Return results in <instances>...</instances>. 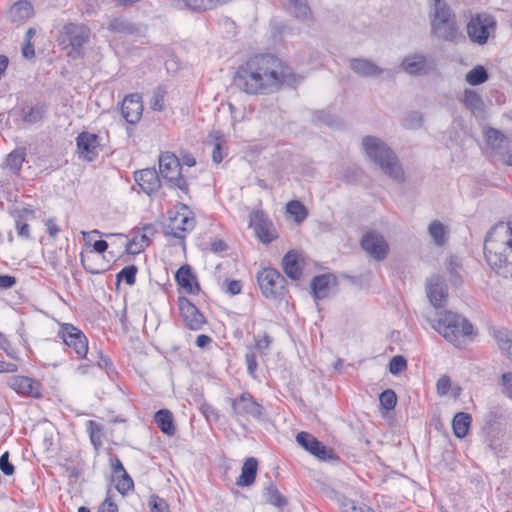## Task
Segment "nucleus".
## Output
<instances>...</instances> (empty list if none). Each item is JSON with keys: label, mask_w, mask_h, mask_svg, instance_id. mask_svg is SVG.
<instances>
[{"label": "nucleus", "mask_w": 512, "mask_h": 512, "mask_svg": "<svg viewBox=\"0 0 512 512\" xmlns=\"http://www.w3.org/2000/svg\"><path fill=\"white\" fill-rule=\"evenodd\" d=\"M257 281L266 298H275L283 293L286 280L274 268H265L257 274Z\"/></svg>", "instance_id": "obj_11"}, {"label": "nucleus", "mask_w": 512, "mask_h": 512, "mask_svg": "<svg viewBox=\"0 0 512 512\" xmlns=\"http://www.w3.org/2000/svg\"><path fill=\"white\" fill-rule=\"evenodd\" d=\"M58 336L70 349V353L74 352L79 359L86 357L88 353V339L79 328L70 323H63L58 331Z\"/></svg>", "instance_id": "obj_9"}, {"label": "nucleus", "mask_w": 512, "mask_h": 512, "mask_svg": "<svg viewBox=\"0 0 512 512\" xmlns=\"http://www.w3.org/2000/svg\"><path fill=\"white\" fill-rule=\"evenodd\" d=\"M104 427L101 423L94 420L87 421V431L89 433L90 441L95 449L102 446Z\"/></svg>", "instance_id": "obj_36"}, {"label": "nucleus", "mask_w": 512, "mask_h": 512, "mask_svg": "<svg viewBox=\"0 0 512 512\" xmlns=\"http://www.w3.org/2000/svg\"><path fill=\"white\" fill-rule=\"evenodd\" d=\"M89 34L90 31L86 26L75 23L66 24L62 32L64 42L67 41L75 51H79L88 41Z\"/></svg>", "instance_id": "obj_18"}, {"label": "nucleus", "mask_w": 512, "mask_h": 512, "mask_svg": "<svg viewBox=\"0 0 512 512\" xmlns=\"http://www.w3.org/2000/svg\"><path fill=\"white\" fill-rule=\"evenodd\" d=\"M166 89L158 86L154 89L152 98L150 100V108L154 111H162L164 109V100L166 96Z\"/></svg>", "instance_id": "obj_44"}, {"label": "nucleus", "mask_w": 512, "mask_h": 512, "mask_svg": "<svg viewBox=\"0 0 512 512\" xmlns=\"http://www.w3.org/2000/svg\"><path fill=\"white\" fill-rule=\"evenodd\" d=\"M286 210L290 215L294 216L295 221L298 223L307 217L305 206L297 200L290 201L286 206Z\"/></svg>", "instance_id": "obj_41"}, {"label": "nucleus", "mask_w": 512, "mask_h": 512, "mask_svg": "<svg viewBox=\"0 0 512 512\" xmlns=\"http://www.w3.org/2000/svg\"><path fill=\"white\" fill-rule=\"evenodd\" d=\"M407 368V360L401 356H394L389 362V372L392 375H398Z\"/></svg>", "instance_id": "obj_52"}, {"label": "nucleus", "mask_w": 512, "mask_h": 512, "mask_svg": "<svg viewBox=\"0 0 512 512\" xmlns=\"http://www.w3.org/2000/svg\"><path fill=\"white\" fill-rule=\"evenodd\" d=\"M425 318L436 332L456 347H460L463 339L474 333L472 323L452 311H427Z\"/></svg>", "instance_id": "obj_3"}, {"label": "nucleus", "mask_w": 512, "mask_h": 512, "mask_svg": "<svg viewBox=\"0 0 512 512\" xmlns=\"http://www.w3.org/2000/svg\"><path fill=\"white\" fill-rule=\"evenodd\" d=\"M362 146L367 157L377 164L385 175L397 182L404 181V171L394 151L380 138L366 136Z\"/></svg>", "instance_id": "obj_5"}, {"label": "nucleus", "mask_w": 512, "mask_h": 512, "mask_svg": "<svg viewBox=\"0 0 512 512\" xmlns=\"http://www.w3.org/2000/svg\"><path fill=\"white\" fill-rule=\"evenodd\" d=\"M231 406L237 417H252L259 420L263 416V406L248 392H244L233 399Z\"/></svg>", "instance_id": "obj_13"}, {"label": "nucleus", "mask_w": 512, "mask_h": 512, "mask_svg": "<svg viewBox=\"0 0 512 512\" xmlns=\"http://www.w3.org/2000/svg\"><path fill=\"white\" fill-rule=\"evenodd\" d=\"M196 224L194 213L186 204H179L178 210L166 227V234L183 240L186 232L194 229Z\"/></svg>", "instance_id": "obj_10"}, {"label": "nucleus", "mask_w": 512, "mask_h": 512, "mask_svg": "<svg viewBox=\"0 0 512 512\" xmlns=\"http://www.w3.org/2000/svg\"><path fill=\"white\" fill-rule=\"evenodd\" d=\"M471 421H472V418H471L470 414L465 413V412L457 413L454 416L453 421H452V428H453L454 435L460 439L464 438L469 431Z\"/></svg>", "instance_id": "obj_31"}, {"label": "nucleus", "mask_w": 512, "mask_h": 512, "mask_svg": "<svg viewBox=\"0 0 512 512\" xmlns=\"http://www.w3.org/2000/svg\"><path fill=\"white\" fill-rule=\"evenodd\" d=\"M428 233L437 246L445 244L447 229L441 222L437 220L431 222L428 227Z\"/></svg>", "instance_id": "obj_35"}, {"label": "nucleus", "mask_w": 512, "mask_h": 512, "mask_svg": "<svg viewBox=\"0 0 512 512\" xmlns=\"http://www.w3.org/2000/svg\"><path fill=\"white\" fill-rule=\"evenodd\" d=\"M0 470L6 475L11 476L14 474V465L9 462V452H4L0 456Z\"/></svg>", "instance_id": "obj_55"}, {"label": "nucleus", "mask_w": 512, "mask_h": 512, "mask_svg": "<svg viewBox=\"0 0 512 512\" xmlns=\"http://www.w3.org/2000/svg\"><path fill=\"white\" fill-rule=\"evenodd\" d=\"M427 296L431 305L434 307L433 311H440L446 302L448 291L444 280L439 275H432L427 282Z\"/></svg>", "instance_id": "obj_17"}, {"label": "nucleus", "mask_w": 512, "mask_h": 512, "mask_svg": "<svg viewBox=\"0 0 512 512\" xmlns=\"http://www.w3.org/2000/svg\"><path fill=\"white\" fill-rule=\"evenodd\" d=\"M501 381L505 394L512 400V373H504Z\"/></svg>", "instance_id": "obj_61"}, {"label": "nucleus", "mask_w": 512, "mask_h": 512, "mask_svg": "<svg viewBox=\"0 0 512 512\" xmlns=\"http://www.w3.org/2000/svg\"><path fill=\"white\" fill-rule=\"evenodd\" d=\"M341 512H374L365 504H358L355 501L343 497L340 499Z\"/></svg>", "instance_id": "obj_42"}, {"label": "nucleus", "mask_w": 512, "mask_h": 512, "mask_svg": "<svg viewBox=\"0 0 512 512\" xmlns=\"http://www.w3.org/2000/svg\"><path fill=\"white\" fill-rule=\"evenodd\" d=\"M263 496L267 503L279 509H283L287 504L286 498L280 493L275 485L271 484L266 487Z\"/></svg>", "instance_id": "obj_34"}, {"label": "nucleus", "mask_w": 512, "mask_h": 512, "mask_svg": "<svg viewBox=\"0 0 512 512\" xmlns=\"http://www.w3.org/2000/svg\"><path fill=\"white\" fill-rule=\"evenodd\" d=\"M45 226H46L47 233L49 234V236L51 238H56L60 232V228L56 223V219L54 217L47 219L45 222Z\"/></svg>", "instance_id": "obj_63"}, {"label": "nucleus", "mask_w": 512, "mask_h": 512, "mask_svg": "<svg viewBox=\"0 0 512 512\" xmlns=\"http://www.w3.org/2000/svg\"><path fill=\"white\" fill-rule=\"evenodd\" d=\"M404 72L412 76H423L430 73L433 64L427 56L421 52L406 55L401 63Z\"/></svg>", "instance_id": "obj_16"}, {"label": "nucleus", "mask_w": 512, "mask_h": 512, "mask_svg": "<svg viewBox=\"0 0 512 512\" xmlns=\"http://www.w3.org/2000/svg\"><path fill=\"white\" fill-rule=\"evenodd\" d=\"M249 226L253 228L257 238L264 244H269L277 238V231L262 210H253L249 215Z\"/></svg>", "instance_id": "obj_12"}, {"label": "nucleus", "mask_w": 512, "mask_h": 512, "mask_svg": "<svg viewBox=\"0 0 512 512\" xmlns=\"http://www.w3.org/2000/svg\"><path fill=\"white\" fill-rule=\"evenodd\" d=\"M282 267L286 275L292 280H298L302 275V269L299 265L297 254L289 251L282 260Z\"/></svg>", "instance_id": "obj_30"}, {"label": "nucleus", "mask_w": 512, "mask_h": 512, "mask_svg": "<svg viewBox=\"0 0 512 512\" xmlns=\"http://www.w3.org/2000/svg\"><path fill=\"white\" fill-rule=\"evenodd\" d=\"M155 423L162 433L173 436L176 432L173 414L167 409H160L155 413Z\"/></svg>", "instance_id": "obj_27"}, {"label": "nucleus", "mask_w": 512, "mask_h": 512, "mask_svg": "<svg viewBox=\"0 0 512 512\" xmlns=\"http://www.w3.org/2000/svg\"><path fill=\"white\" fill-rule=\"evenodd\" d=\"M121 113L128 123H138L143 113L142 97L138 93L127 95L123 99Z\"/></svg>", "instance_id": "obj_20"}, {"label": "nucleus", "mask_w": 512, "mask_h": 512, "mask_svg": "<svg viewBox=\"0 0 512 512\" xmlns=\"http://www.w3.org/2000/svg\"><path fill=\"white\" fill-rule=\"evenodd\" d=\"M431 33L438 39L455 42L460 36L455 15L445 0H432Z\"/></svg>", "instance_id": "obj_6"}, {"label": "nucleus", "mask_w": 512, "mask_h": 512, "mask_svg": "<svg viewBox=\"0 0 512 512\" xmlns=\"http://www.w3.org/2000/svg\"><path fill=\"white\" fill-rule=\"evenodd\" d=\"M17 235L24 240H31V231L28 223L15 225Z\"/></svg>", "instance_id": "obj_64"}, {"label": "nucleus", "mask_w": 512, "mask_h": 512, "mask_svg": "<svg viewBox=\"0 0 512 512\" xmlns=\"http://www.w3.org/2000/svg\"><path fill=\"white\" fill-rule=\"evenodd\" d=\"M451 388V379L447 375L441 376L436 383L437 393L441 396L448 394Z\"/></svg>", "instance_id": "obj_56"}, {"label": "nucleus", "mask_w": 512, "mask_h": 512, "mask_svg": "<svg viewBox=\"0 0 512 512\" xmlns=\"http://www.w3.org/2000/svg\"><path fill=\"white\" fill-rule=\"evenodd\" d=\"M462 265L456 256H450L447 260V270L450 274V281L453 285H458L461 282L460 271Z\"/></svg>", "instance_id": "obj_40"}, {"label": "nucleus", "mask_w": 512, "mask_h": 512, "mask_svg": "<svg viewBox=\"0 0 512 512\" xmlns=\"http://www.w3.org/2000/svg\"><path fill=\"white\" fill-rule=\"evenodd\" d=\"M6 384L10 389L22 396L40 398L42 395L41 383L28 376H10L6 381Z\"/></svg>", "instance_id": "obj_14"}, {"label": "nucleus", "mask_w": 512, "mask_h": 512, "mask_svg": "<svg viewBox=\"0 0 512 512\" xmlns=\"http://www.w3.org/2000/svg\"><path fill=\"white\" fill-rule=\"evenodd\" d=\"M150 512H170L169 505L165 499L156 494L150 495L148 499Z\"/></svg>", "instance_id": "obj_49"}, {"label": "nucleus", "mask_w": 512, "mask_h": 512, "mask_svg": "<svg viewBox=\"0 0 512 512\" xmlns=\"http://www.w3.org/2000/svg\"><path fill=\"white\" fill-rule=\"evenodd\" d=\"M297 443L306 451L316 456L320 460H327L332 457L331 450L318 441L312 434L307 432H299L296 436Z\"/></svg>", "instance_id": "obj_19"}, {"label": "nucleus", "mask_w": 512, "mask_h": 512, "mask_svg": "<svg viewBox=\"0 0 512 512\" xmlns=\"http://www.w3.org/2000/svg\"><path fill=\"white\" fill-rule=\"evenodd\" d=\"M484 135L488 144L494 149L501 148L507 141V137L494 128L485 129Z\"/></svg>", "instance_id": "obj_39"}, {"label": "nucleus", "mask_w": 512, "mask_h": 512, "mask_svg": "<svg viewBox=\"0 0 512 512\" xmlns=\"http://www.w3.org/2000/svg\"><path fill=\"white\" fill-rule=\"evenodd\" d=\"M207 143L213 145L212 149V160L214 163L219 164L222 162L223 158L226 155L224 151V144L226 140L224 135L220 131H213L207 137Z\"/></svg>", "instance_id": "obj_29"}, {"label": "nucleus", "mask_w": 512, "mask_h": 512, "mask_svg": "<svg viewBox=\"0 0 512 512\" xmlns=\"http://www.w3.org/2000/svg\"><path fill=\"white\" fill-rule=\"evenodd\" d=\"M350 68L362 77H373L380 75L383 70L376 63L362 58L350 60Z\"/></svg>", "instance_id": "obj_26"}, {"label": "nucleus", "mask_w": 512, "mask_h": 512, "mask_svg": "<svg viewBox=\"0 0 512 512\" xmlns=\"http://www.w3.org/2000/svg\"><path fill=\"white\" fill-rule=\"evenodd\" d=\"M362 146L367 157L377 164L385 175L397 182L404 181V171L394 151L380 138L366 136Z\"/></svg>", "instance_id": "obj_4"}, {"label": "nucleus", "mask_w": 512, "mask_h": 512, "mask_svg": "<svg viewBox=\"0 0 512 512\" xmlns=\"http://www.w3.org/2000/svg\"><path fill=\"white\" fill-rule=\"evenodd\" d=\"M484 255L488 265L499 274L512 273V217L498 222L487 232Z\"/></svg>", "instance_id": "obj_2"}, {"label": "nucleus", "mask_w": 512, "mask_h": 512, "mask_svg": "<svg viewBox=\"0 0 512 512\" xmlns=\"http://www.w3.org/2000/svg\"><path fill=\"white\" fill-rule=\"evenodd\" d=\"M179 309L184 322L191 330H200L202 328L205 318L188 299L181 298L179 300Z\"/></svg>", "instance_id": "obj_22"}, {"label": "nucleus", "mask_w": 512, "mask_h": 512, "mask_svg": "<svg viewBox=\"0 0 512 512\" xmlns=\"http://www.w3.org/2000/svg\"><path fill=\"white\" fill-rule=\"evenodd\" d=\"M146 248L142 243L139 242L138 236H134L131 240L126 243V252L128 254L136 255Z\"/></svg>", "instance_id": "obj_57"}, {"label": "nucleus", "mask_w": 512, "mask_h": 512, "mask_svg": "<svg viewBox=\"0 0 512 512\" xmlns=\"http://www.w3.org/2000/svg\"><path fill=\"white\" fill-rule=\"evenodd\" d=\"M98 512H118L117 505L112 501L110 490H108L106 498L99 506Z\"/></svg>", "instance_id": "obj_58"}, {"label": "nucleus", "mask_w": 512, "mask_h": 512, "mask_svg": "<svg viewBox=\"0 0 512 512\" xmlns=\"http://www.w3.org/2000/svg\"><path fill=\"white\" fill-rule=\"evenodd\" d=\"M363 250L376 261L384 260L389 251V246L385 238L376 233L368 232L363 235L361 240Z\"/></svg>", "instance_id": "obj_15"}, {"label": "nucleus", "mask_w": 512, "mask_h": 512, "mask_svg": "<svg viewBox=\"0 0 512 512\" xmlns=\"http://www.w3.org/2000/svg\"><path fill=\"white\" fill-rule=\"evenodd\" d=\"M380 405L383 409L389 411L395 408L397 396L391 389L384 390L379 396Z\"/></svg>", "instance_id": "obj_48"}, {"label": "nucleus", "mask_w": 512, "mask_h": 512, "mask_svg": "<svg viewBox=\"0 0 512 512\" xmlns=\"http://www.w3.org/2000/svg\"><path fill=\"white\" fill-rule=\"evenodd\" d=\"M404 125L408 128H412V129L421 127V125H422L421 114L418 112L409 113L404 120Z\"/></svg>", "instance_id": "obj_54"}, {"label": "nucleus", "mask_w": 512, "mask_h": 512, "mask_svg": "<svg viewBox=\"0 0 512 512\" xmlns=\"http://www.w3.org/2000/svg\"><path fill=\"white\" fill-rule=\"evenodd\" d=\"M33 12L32 5L28 1H18L10 9L13 21L22 22L28 19Z\"/></svg>", "instance_id": "obj_33"}, {"label": "nucleus", "mask_w": 512, "mask_h": 512, "mask_svg": "<svg viewBox=\"0 0 512 512\" xmlns=\"http://www.w3.org/2000/svg\"><path fill=\"white\" fill-rule=\"evenodd\" d=\"M254 348L261 354L267 355L272 345L273 339L268 334L257 335L254 337Z\"/></svg>", "instance_id": "obj_46"}, {"label": "nucleus", "mask_w": 512, "mask_h": 512, "mask_svg": "<svg viewBox=\"0 0 512 512\" xmlns=\"http://www.w3.org/2000/svg\"><path fill=\"white\" fill-rule=\"evenodd\" d=\"M76 144L80 157L91 162L97 156L99 136L95 133L81 132L76 138Z\"/></svg>", "instance_id": "obj_21"}, {"label": "nucleus", "mask_w": 512, "mask_h": 512, "mask_svg": "<svg viewBox=\"0 0 512 512\" xmlns=\"http://www.w3.org/2000/svg\"><path fill=\"white\" fill-rule=\"evenodd\" d=\"M110 465L114 477L126 472L122 462L117 456H113L110 458Z\"/></svg>", "instance_id": "obj_62"}, {"label": "nucleus", "mask_w": 512, "mask_h": 512, "mask_svg": "<svg viewBox=\"0 0 512 512\" xmlns=\"http://www.w3.org/2000/svg\"><path fill=\"white\" fill-rule=\"evenodd\" d=\"M201 411L208 421H218V411L212 405L207 403L202 404Z\"/></svg>", "instance_id": "obj_60"}, {"label": "nucleus", "mask_w": 512, "mask_h": 512, "mask_svg": "<svg viewBox=\"0 0 512 512\" xmlns=\"http://www.w3.org/2000/svg\"><path fill=\"white\" fill-rule=\"evenodd\" d=\"M175 280L189 294H196L200 288L189 266H182L175 274Z\"/></svg>", "instance_id": "obj_25"}, {"label": "nucleus", "mask_w": 512, "mask_h": 512, "mask_svg": "<svg viewBox=\"0 0 512 512\" xmlns=\"http://www.w3.org/2000/svg\"><path fill=\"white\" fill-rule=\"evenodd\" d=\"M257 468V460L253 457L248 458L242 466L241 475L237 479L236 484L241 487L250 486L255 481Z\"/></svg>", "instance_id": "obj_28"}, {"label": "nucleus", "mask_w": 512, "mask_h": 512, "mask_svg": "<svg viewBox=\"0 0 512 512\" xmlns=\"http://www.w3.org/2000/svg\"><path fill=\"white\" fill-rule=\"evenodd\" d=\"M45 113L44 105L37 104L24 113L23 120L27 123H36L40 121Z\"/></svg>", "instance_id": "obj_47"}, {"label": "nucleus", "mask_w": 512, "mask_h": 512, "mask_svg": "<svg viewBox=\"0 0 512 512\" xmlns=\"http://www.w3.org/2000/svg\"><path fill=\"white\" fill-rule=\"evenodd\" d=\"M335 277L331 274H323L313 278L311 289L315 299L320 300L328 297Z\"/></svg>", "instance_id": "obj_24"}, {"label": "nucleus", "mask_w": 512, "mask_h": 512, "mask_svg": "<svg viewBox=\"0 0 512 512\" xmlns=\"http://www.w3.org/2000/svg\"><path fill=\"white\" fill-rule=\"evenodd\" d=\"M24 161V155L21 152L13 151L11 152L7 158H6V166L13 171L14 173H17L20 171L22 164Z\"/></svg>", "instance_id": "obj_50"}, {"label": "nucleus", "mask_w": 512, "mask_h": 512, "mask_svg": "<svg viewBox=\"0 0 512 512\" xmlns=\"http://www.w3.org/2000/svg\"><path fill=\"white\" fill-rule=\"evenodd\" d=\"M465 79L472 86L480 85L488 80V73L484 66L477 65L466 74Z\"/></svg>", "instance_id": "obj_37"}, {"label": "nucleus", "mask_w": 512, "mask_h": 512, "mask_svg": "<svg viewBox=\"0 0 512 512\" xmlns=\"http://www.w3.org/2000/svg\"><path fill=\"white\" fill-rule=\"evenodd\" d=\"M159 173L169 187L177 188L184 194H188V184L181 174L180 161L174 154L165 152L160 155Z\"/></svg>", "instance_id": "obj_8"}, {"label": "nucleus", "mask_w": 512, "mask_h": 512, "mask_svg": "<svg viewBox=\"0 0 512 512\" xmlns=\"http://www.w3.org/2000/svg\"><path fill=\"white\" fill-rule=\"evenodd\" d=\"M295 75L278 57L259 54L239 66L235 85L247 94H268L277 91L284 84L295 82Z\"/></svg>", "instance_id": "obj_1"}, {"label": "nucleus", "mask_w": 512, "mask_h": 512, "mask_svg": "<svg viewBox=\"0 0 512 512\" xmlns=\"http://www.w3.org/2000/svg\"><path fill=\"white\" fill-rule=\"evenodd\" d=\"M494 338L499 348L512 359V332L504 329H494Z\"/></svg>", "instance_id": "obj_32"}, {"label": "nucleus", "mask_w": 512, "mask_h": 512, "mask_svg": "<svg viewBox=\"0 0 512 512\" xmlns=\"http://www.w3.org/2000/svg\"><path fill=\"white\" fill-rule=\"evenodd\" d=\"M289 2L292 5L294 14L298 19H309L311 11L306 0H289Z\"/></svg>", "instance_id": "obj_45"}, {"label": "nucleus", "mask_w": 512, "mask_h": 512, "mask_svg": "<svg viewBox=\"0 0 512 512\" xmlns=\"http://www.w3.org/2000/svg\"><path fill=\"white\" fill-rule=\"evenodd\" d=\"M135 181L143 192L148 195L155 193L161 186L158 172L153 168H147L135 173Z\"/></svg>", "instance_id": "obj_23"}, {"label": "nucleus", "mask_w": 512, "mask_h": 512, "mask_svg": "<svg viewBox=\"0 0 512 512\" xmlns=\"http://www.w3.org/2000/svg\"><path fill=\"white\" fill-rule=\"evenodd\" d=\"M155 232L156 230L154 225L145 224L142 227L141 232L136 233L135 236H138L139 242L147 247L150 244L151 238L154 236Z\"/></svg>", "instance_id": "obj_53"}, {"label": "nucleus", "mask_w": 512, "mask_h": 512, "mask_svg": "<svg viewBox=\"0 0 512 512\" xmlns=\"http://www.w3.org/2000/svg\"><path fill=\"white\" fill-rule=\"evenodd\" d=\"M116 480V490L125 495L128 491L133 490L134 482L127 472L114 477Z\"/></svg>", "instance_id": "obj_43"}, {"label": "nucleus", "mask_w": 512, "mask_h": 512, "mask_svg": "<svg viewBox=\"0 0 512 512\" xmlns=\"http://www.w3.org/2000/svg\"><path fill=\"white\" fill-rule=\"evenodd\" d=\"M497 28L496 18L486 12L471 16L466 25L469 40L477 45H485L489 38L494 36Z\"/></svg>", "instance_id": "obj_7"}, {"label": "nucleus", "mask_w": 512, "mask_h": 512, "mask_svg": "<svg viewBox=\"0 0 512 512\" xmlns=\"http://www.w3.org/2000/svg\"><path fill=\"white\" fill-rule=\"evenodd\" d=\"M245 361L247 365L248 374L255 378V373L258 367L255 352L249 351L248 353H246Z\"/></svg>", "instance_id": "obj_59"}, {"label": "nucleus", "mask_w": 512, "mask_h": 512, "mask_svg": "<svg viewBox=\"0 0 512 512\" xmlns=\"http://www.w3.org/2000/svg\"><path fill=\"white\" fill-rule=\"evenodd\" d=\"M137 267L135 265H130L124 267L117 274V281L124 280L128 285H134L136 281Z\"/></svg>", "instance_id": "obj_51"}, {"label": "nucleus", "mask_w": 512, "mask_h": 512, "mask_svg": "<svg viewBox=\"0 0 512 512\" xmlns=\"http://www.w3.org/2000/svg\"><path fill=\"white\" fill-rule=\"evenodd\" d=\"M463 103L467 109L471 110L472 113L481 111L483 102L479 94L474 90L467 89L464 92Z\"/></svg>", "instance_id": "obj_38"}]
</instances>
